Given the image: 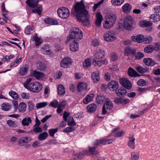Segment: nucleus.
Returning a JSON list of instances; mask_svg holds the SVG:
<instances>
[{"instance_id": "nucleus-1", "label": "nucleus", "mask_w": 160, "mask_h": 160, "mask_svg": "<svg viewBox=\"0 0 160 160\" xmlns=\"http://www.w3.org/2000/svg\"><path fill=\"white\" fill-rule=\"evenodd\" d=\"M32 80L31 78H27L23 84L24 87L33 92H39L42 89V85L38 82L30 83Z\"/></svg>"}, {"instance_id": "nucleus-2", "label": "nucleus", "mask_w": 160, "mask_h": 160, "mask_svg": "<svg viewBox=\"0 0 160 160\" xmlns=\"http://www.w3.org/2000/svg\"><path fill=\"white\" fill-rule=\"evenodd\" d=\"M86 8L83 1L82 0H81V22L85 26H89L90 16Z\"/></svg>"}, {"instance_id": "nucleus-3", "label": "nucleus", "mask_w": 160, "mask_h": 160, "mask_svg": "<svg viewBox=\"0 0 160 160\" xmlns=\"http://www.w3.org/2000/svg\"><path fill=\"white\" fill-rule=\"evenodd\" d=\"M38 1L37 0H27L26 3L31 8H32V12L34 13H37L38 15L41 14L42 8L41 6H38Z\"/></svg>"}, {"instance_id": "nucleus-4", "label": "nucleus", "mask_w": 160, "mask_h": 160, "mask_svg": "<svg viewBox=\"0 0 160 160\" xmlns=\"http://www.w3.org/2000/svg\"><path fill=\"white\" fill-rule=\"evenodd\" d=\"M71 14L76 17L78 21L80 22V2H77L73 5Z\"/></svg>"}, {"instance_id": "nucleus-5", "label": "nucleus", "mask_w": 160, "mask_h": 160, "mask_svg": "<svg viewBox=\"0 0 160 160\" xmlns=\"http://www.w3.org/2000/svg\"><path fill=\"white\" fill-rule=\"evenodd\" d=\"M57 12L59 17L62 19L68 18L70 15L69 10L64 7H62L58 8Z\"/></svg>"}, {"instance_id": "nucleus-6", "label": "nucleus", "mask_w": 160, "mask_h": 160, "mask_svg": "<svg viewBox=\"0 0 160 160\" xmlns=\"http://www.w3.org/2000/svg\"><path fill=\"white\" fill-rule=\"evenodd\" d=\"M79 28L77 27L72 28L70 31L69 36L67 37V40L69 41L71 40L75 39L78 37V39H80V36H79Z\"/></svg>"}, {"instance_id": "nucleus-7", "label": "nucleus", "mask_w": 160, "mask_h": 160, "mask_svg": "<svg viewBox=\"0 0 160 160\" xmlns=\"http://www.w3.org/2000/svg\"><path fill=\"white\" fill-rule=\"evenodd\" d=\"M135 24V22L133 20L132 17L130 16L127 17L124 19V27L127 30H132L133 28V26Z\"/></svg>"}, {"instance_id": "nucleus-8", "label": "nucleus", "mask_w": 160, "mask_h": 160, "mask_svg": "<svg viewBox=\"0 0 160 160\" xmlns=\"http://www.w3.org/2000/svg\"><path fill=\"white\" fill-rule=\"evenodd\" d=\"M113 141V139H96L93 142V147L96 148L100 144L105 145L112 143Z\"/></svg>"}, {"instance_id": "nucleus-9", "label": "nucleus", "mask_w": 160, "mask_h": 160, "mask_svg": "<svg viewBox=\"0 0 160 160\" xmlns=\"http://www.w3.org/2000/svg\"><path fill=\"white\" fill-rule=\"evenodd\" d=\"M119 82L123 87L127 89H130L132 87L131 82L127 78H120L119 79Z\"/></svg>"}, {"instance_id": "nucleus-10", "label": "nucleus", "mask_w": 160, "mask_h": 160, "mask_svg": "<svg viewBox=\"0 0 160 160\" xmlns=\"http://www.w3.org/2000/svg\"><path fill=\"white\" fill-rule=\"evenodd\" d=\"M79 39L74 40L69 45L70 50L72 52H76L78 50L79 47Z\"/></svg>"}, {"instance_id": "nucleus-11", "label": "nucleus", "mask_w": 160, "mask_h": 160, "mask_svg": "<svg viewBox=\"0 0 160 160\" xmlns=\"http://www.w3.org/2000/svg\"><path fill=\"white\" fill-rule=\"evenodd\" d=\"M114 33V32L112 31L105 33L104 35L105 40L108 42H110L115 40L117 38L113 36Z\"/></svg>"}, {"instance_id": "nucleus-12", "label": "nucleus", "mask_w": 160, "mask_h": 160, "mask_svg": "<svg viewBox=\"0 0 160 160\" xmlns=\"http://www.w3.org/2000/svg\"><path fill=\"white\" fill-rule=\"evenodd\" d=\"M118 82L113 80L109 82L107 86L108 88L111 91L116 90L119 87Z\"/></svg>"}, {"instance_id": "nucleus-13", "label": "nucleus", "mask_w": 160, "mask_h": 160, "mask_svg": "<svg viewBox=\"0 0 160 160\" xmlns=\"http://www.w3.org/2000/svg\"><path fill=\"white\" fill-rule=\"evenodd\" d=\"M127 74L130 77L132 78L139 77L141 76V75L132 67H129L128 69Z\"/></svg>"}, {"instance_id": "nucleus-14", "label": "nucleus", "mask_w": 160, "mask_h": 160, "mask_svg": "<svg viewBox=\"0 0 160 160\" xmlns=\"http://www.w3.org/2000/svg\"><path fill=\"white\" fill-rule=\"evenodd\" d=\"M129 102V100L128 99L125 98L123 99L122 98H117L114 100V102L118 105L119 104L125 105L128 103Z\"/></svg>"}, {"instance_id": "nucleus-15", "label": "nucleus", "mask_w": 160, "mask_h": 160, "mask_svg": "<svg viewBox=\"0 0 160 160\" xmlns=\"http://www.w3.org/2000/svg\"><path fill=\"white\" fill-rule=\"evenodd\" d=\"M72 63L71 59L68 58H64L61 62V66L63 68H67Z\"/></svg>"}, {"instance_id": "nucleus-16", "label": "nucleus", "mask_w": 160, "mask_h": 160, "mask_svg": "<svg viewBox=\"0 0 160 160\" xmlns=\"http://www.w3.org/2000/svg\"><path fill=\"white\" fill-rule=\"evenodd\" d=\"M136 52V51L135 49H132L129 46L126 47L124 49L125 54L127 56L130 55L135 56Z\"/></svg>"}, {"instance_id": "nucleus-17", "label": "nucleus", "mask_w": 160, "mask_h": 160, "mask_svg": "<svg viewBox=\"0 0 160 160\" xmlns=\"http://www.w3.org/2000/svg\"><path fill=\"white\" fill-rule=\"evenodd\" d=\"M115 92L118 96L122 97L126 95L127 91L124 88L121 87L120 88L116 91Z\"/></svg>"}, {"instance_id": "nucleus-18", "label": "nucleus", "mask_w": 160, "mask_h": 160, "mask_svg": "<svg viewBox=\"0 0 160 160\" xmlns=\"http://www.w3.org/2000/svg\"><path fill=\"white\" fill-rule=\"evenodd\" d=\"M132 41L138 43H141L144 41V36L142 34H138L136 36H133L132 37Z\"/></svg>"}, {"instance_id": "nucleus-19", "label": "nucleus", "mask_w": 160, "mask_h": 160, "mask_svg": "<svg viewBox=\"0 0 160 160\" xmlns=\"http://www.w3.org/2000/svg\"><path fill=\"white\" fill-rule=\"evenodd\" d=\"M92 78L94 83H97L100 80L99 72H94L91 74Z\"/></svg>"}, {"instance_id": "nucleus-20", "label": "nucleus", "mask_w": 160, "mask_h": 160, "mask_svg": "<svg viewBox=\"0 0 160 160\" xmlns=\"http://www.w3.org/2000/svg\"><path fill=\"white\" fill-rule=\"evenodd\" d=\"M143 62L146 65L148 66H154L156 63L154 60L150 58L144 59Z\"/></svg>"}, {"instance_id": "nucleus-21", "label": "nucleus", "mask_w": 160, "mask_h": 160, "mask_svg": "<svg viewBox=\"0 0 160 160\" xmlns=\"http://www.w3.org/2000/svg\"><path fill=\"white\" fill-rule=\"evenodd\" d=\"M33 76L37 80H39L44 77L45 74L43 72H38L34 70L32 73Z\"/></svg>"}, {"instance_id": "nucleus-22", "label": "nucleus", "mask_w": 160, "mask_h": 160, "mask_svg": "<svg viewBox=\"0 0 160 160\" xmlns=\"http://www.w3.org/2000/svg\"><path fill=\"white\" fill-rule=\"evenodd\" d=\"M97 108V106L96 104L94 103L90 104L87 107V111L90 113H92L96 111Z\"/></svg>"}, {"instance_id": "nucleus-23", "label": "nucleus", "mask_w": 160, "mask_h": 160, "mask_svg": "<svg viewBox=\"0 0 160 160\" xmlns=\"http://www.w3.org/2000/svg\"><path fill=\"white\" fill-rule=\"evenodd\" d=\"M105 54L104 50L98 49L95 54V57L96 59H100L102 58Z\"/></svg>"}, {"instance_id": "nucleus-24", "label": "nucleus", "mask_w": 160, "mask_h": 160, "mask_svg": "<svg viewBox=\"0 0 160 160\" xmlns=\"http://www.w3.org/2000/svg\"><path fill=\"white\" fill-rule=\"evenodd\" d=\"M44 21L45 23L48 24L55 25L58 24V22L57 20L49 18H45L44 19Z\"/></svg>"}, {"instance_id": "nucleus-25", "label": "nucleus", "mask_w": 160, "mask_h": 160, "mask_svg": "<svg viewBox=\"0 0 160 160\" xmlns=\"http://www.w3.org/2000/svg\"><path fill=\"white\" fill-rule=\"evenodd\" d=\"M97 18L95 21V24L97 26L99 27L101 24L102 20V15L99 12H98L96 14Z\"/></svg>"}, {"instance_id": "nucleus-26", "label": "nucleus", "mask_w": 160, "mask_h": 160, "mask_svg": "<svg viewBox=\"0 0 160 160\" xmlns=\"http://www.w3.org/2000/svg\"><path fill=\"white\" fill-rule=\"evenodd\" d=\"M94 95L93 94H90L88 95L83 99V102L85 104H88L93 101Z\"/></svg>"}, {"instance_id": "nucleus-27", "label": "nucleus", "mask_w": 160, "mask_h": 160, "mask_svg": "<svg viewBox=\"0 0 160 160\" xmlns=\"http://www.w3.org/2000/svg\"><path fill=\"white\" fill-rule=\"evenodd\" d=\"M116 16L114 14H111L105 17L106 19L108 20L111 23V25H113L115 23L116 20Z\"/></svg>"}, {"instance_id": "nucleus-28", "label": "nucleus", "mask_w": 160, "mask_h": 160, "mask_svg": "<svg viewBox=\"0 0 160 160\" xmlns=\"http://www.w3.org/2000/svg\"><path fill=\"white\" fill-rule=\"evenodd\" d=\"M135 68L137 71L141 73H144L148 72L149 70V69L148 68L143 67L140 65H138L135 67Z\"/></svg>"}, {"instance_id": "nucleus-29", "label": "nucleus", "mask_w": 160, "mask_h": 160, "mask_svg": "<svg viewBox=\"0 0 160 160\" xmlns=\"http://www.w3.org/2000/svg\"><path fill=\"white\" fill-rule=\"evenodd\" d=\"M105 100V102L104 104L106 105L107 109L110 111L113 108V103L108 98H106Z\"/></svg>"}, {"instance_id": "nucleus-30", "label": "nucleus", "mask_w": 160, "mask_h": 160, "mask_svg": "<svg viewBox=\"0 0 160 160\" xmlns=\"http://www.w3.org/2000/svg\"><path fill=\"white\" fill-rule=\"evenodd\" d=\"M37 67L38 69L41 71H45L47 68L46 64L42 62H39L37 63Z\"/></svg>"}, {"instance_id": "nucleus-31", "label": "nucleus", "mask_w": 160, "mask_h": 160, "mask_svg": "<svg viewBox=\"0 0 160 160\" xmlns=\"http://www.w3.org/2000/svg\"><path fill=\"white\" fill-rule=\"evenodd\" d=\"M152 23L150 21L143 20L139 22V26L142 27H147L151 26Z\"/></svg>"}, {"instance_id": "nucleus-32", "label": "nucleus", "mask_w": 160, "mask_h": 160, "mask_svg": "<svg viewBox=\"0 0 160 160\" xmlns=\"http://www.w3.org/2000/svg\"><path fill=\"white\" fill-rule=\"evenodd\" d=\"M123 11L126 13L129 12L132 9V6L129 3H126L122 7Z\"/></svg>"}, {"instance_id": "nucleus-33", "label": "nucleus", "mask_w": 160, "mask_h": 160, "mask_svg": "<svg viewBox=\"0 0 160 160\" xmlns=\"http://www.w3.org/2000/svg\"><path fill=\"white\" fill-rule=\"evenodd\" d=\"M105 99L104 95L103 94L98 95L96 98V100L98 103L102 104L103 103Z\"/></svg>"}, {"instance_id": "nucleus-34", "label": "nucleus", "mask_w": 160, "mask_h": 160, "mask_svg": "<svg viewBox=\"0 0 160 160\" xmlns=\"http://www.w3.org/2000/svg\"><path fill=\"white\" fill-rule=\"evenodd\" d=\"M135 138L133 137H129V141H128V146L131 148L134 149L135 147Z\"/></svg>"}, {"instance_id": "nucleus-35", "label": "nucleus", "mask_w": 160, "mask_h": 160, "mask_svg": "<svg viewBox=\"0 0 160 160\" xmlns=\"http://www.w3.org/2000/svg\"><path fill=\"white\" fill-rule=\"evenodd\" d=\"M150 18L152 19L154 22H159L160 21V15L158 13H155L150 16Z\"/></svg>"}, {"instance_id": "nucleus-36", "label": "nucleus", "mask_w": 160, "mask_h": 160, "mask_svg": "<svg viewBox=\"0 0 160 160\" xmlns=\"http://www.w3.org/2000/svg\"><path fill=\"white\" fill-rule=\"evenodd\" d=\"M11 108V105L7 102H4L2 104L1 109L5 111H9Z\"/></svg>"}, {"instance_id": "nucleus-37", "label": "nucleus", "mask_w": 160, "mask_h": 160, "mask_svg": "<svg viewBox=\"0 0 160 160\" xmlns=\"http://www.w3.org/2000/svg\"><path fill=\"white\" fill-rule=\"evenodd\" d=\"M148 83L143 79H140L137 82V84L140 86H147L148 85Z\"/></svg>"}, {"instance_id": "nucleus-38", "label": "nucleus", "mask_w": 160, "mask_h": 160, "mask_svg": "<svg viewBox=\"0 0 160 160\" xmlns=\"http://www.w3.org/2000/svg\"><path fill=\"white\" fill-rule=\"evenodd\" d=\"M27 105L24 102L20 103L18 106V110L20 112H24L26 109Z\"/></svg>"}, {"instance_id": "nucleus-39", "label": "nucleus", "mask_w": 160, "mask_h": 160, "mask_svg": "<svg viewBox=\"0 0 160 160\" xmlns=\"http://www.w3.org/2000/svg\"><path fill=\"white\" fill-rule=\"evenodd\" d=\"M31 122L32 120L30 117H26L22 120V124L23 126H28Z\"/></svg>"}, {"instance_id": "nucleus-40", "label": "nucleus", "mask_w": 160, "mask_h": 160, "mask_svg": "<svg viewBox=\"0 0 160 160\" xmlns=\"http://www.w3.org/2000/svg\"><path fill=\"white\" fill-rule=\"evenodd\" d=\"M48 134L46 132H44L40 133L38 136V139L40 141H43L48 138Z\"/></svg>"}, {"instance_id": "nucleus-41", "label": "nucleus", "mask_w": 160, "mask_h": 160, "mask_svg": "<svg viewBox=\"0 0 160 160\" xmlns=\"http://www.w3.org/2000/svg\"><path fill=\"white\" fill-rule=\"evenodd\" d=\"M58 92L59 95L60 96L64 95L65 93V91L64 90V87L62 85H59L58 87Z\"/></svg>"}, {"instance_id": "nucleus-42", "label": "nucleus", "mask_w": 160, "mask_h": 160, "mask_svg": "<svg viewBox=\"0 0 160 160\" xmlns=\"http://www.w3.org/2000/svg\"><path fill=\"white\" fill-rule=\"evenodd\" d=\"M153 46L152 45H148L144 48V52L148 53H150L153 51Z\"/></svg>"}, {"instance_id": "nucleus-43", "label": "nucleus", "mask_w": 160, "mask_h": 160, "mask_svg": "<svg viewBox=\"0 0 160 160\" xmlns=\"http://www.w3.org/2000/svg\"><path fill=\"white\" fill-rule=\"evenodd\" d=\"M28 70V68L26 66L22 67L20 69L19 73L20 75H24L27 73Z\"/></svg>"}, {"instance_id": "nucleus-44", "label": "nucleus", "mask_w": 160, "mask_h": 160, "mask_svg": "<svg viewBox=\"0 0 160 160\" xmlns=\"http://www.w3.org/2000/svg\"><path fill=\"white\" fill-rule=\"evenodd\" d=\"M9 95L14 99L16 100L18 98V94L15 91H11L9 92Z\"/></svg>"}, {"instance_id": "nucleus-45", "label": "nucleus", "mask_w": 160, "mask_h": 160, "mask_svg": "<svg viewBox=\"0 0 160 160\" xmlns=\"http://www.w3.org/2000/svg\"><path fill=\"white\" fill-rule=\"evenodd\" d=\"M114 25H111V23L108 20L106 19L104 23H103V26L104 28L106 29L110 28L112 27Z\"/></svg>"}, {"instance_id": "nucleus-46", "label": "nucleus", "mask_w": 160, "mask_h": 160, "mask_svg": "<svg viewBox=\"0 0 160 160\" xmlns=\"http://www.w3.org/2000/svg\"><path fill=\"white\" fill-rule=\"evenodd\" d=\"M33 30L32 26L29 25L27 26L25 28V33L28 35L30 34L32 31Z\"/></svg>"}, {"instance_id": "nucleus-47", "label": "nucleus", "mask_w": 160, "mask_h": 160, "mask_svg": "<svg viewBox=\"0 0 160 160\" xmlns=\"http://www.w3.org/2000/svg\"><path fill=\"white\" fill-rule=\"evenodd\" d=\"M58 129L57 128H52L48 130V133L49 136L51 137H54L55 133L58 131Z\"/></svg>"}, {"instance_id": "nucleus-48", "label": "nucleus", "mask_w": 160, "mask_h": 160, "mask_svg": "<svg viewBox=\"0 0 160 160\" xmlns=\"http://www.w3.org/2000/svg\"><path fill=\"white\" fill-rule=\"evenodd\" d=\"M89 151L93 155H97L98 153V151L96 150V148L93 147H89Z\"/></svg>"}, {"instance_id": "nucleus-49", "label": "nucleus", "mask_w": 160, "mask_h": 160, "mask_svg": "<svg viewBox=\"0 0 160 160\" xmlns=\"http://www.w3.org/2000/svg\"><path fill=\"white\" fill-rule=\"evenodd\" d=\"M43 50V52L45 54H49L51 53L50 49L49 48L48 45H45L42 48Z\"/></svg>"}, {"instance_id": "nucleus-50", "label": "nucleus", "mask_w": 160, "mask_h": 160, "mask_svg": "<svg viewBox=\"0 0 160 160\" xmlns=\"http://www.w3.org/2000/svg\"><path fill=\"white\" fill-rule=\"evenodd\" d=\"M7 123L8 126L11 127L15 128L17 127L16 122L12 120H9L7 121Z\"/></svg>"}, {"instance_id": "nucleus-51", "label": "nucleus", "mask_w": 160, "mask_h": 160, "mask_svg": "<svg viewBox=\"0 0 160 160\" xmlns=\"http://www.w3.org/2000/svg\"><path fill=\"white\" fill-rule=\"evenodd\" d=\"M124 1V0H112L111 2L112 5L117 6L121 5Z\"/></svg>"}, {"instance_id": "nucleus-52", "label": "nucleus", "mask_w": 160, "mask_h": 160, "mask_svg": "<svg viewBox=\"0 0 160 160\" xmlns=\"http://www.w3.org/2000/svg\"><path fill=\"white\" fill-rule=\"evenodd\" d=\"M91 65L90 60L89 59L86 60L83 63V67L84 68H88Z\"/></svg>"}, {"instance_id": "nucleus-53", "label": "nucleus", "mask_w": 160, "mask_h": 160, "mask_svg": "<svg viewBox=\"0 0 160 160\" xmlns=\"http://www.w3.org/2000/svg\"><path fill=\"white\" fill-rule=\"evenodd\" d=\"M58 104L59 102L57 100H54L50 102L49 106L56 108L58 106Z\"/></svg>"}, {"instance_id": "nucleus-54", "label": "nucleus", "mask_w": 160, "mask_h": 160, "mask_svg": "<svg viewBox=\"0 0 160 160\" xmlns=\"http://www.w3.org/2000/svg\"><path fill=\"white\" fill-rule=\"evenodd\" d=\"M67 121L68 122V125L69 126H74L76 125L75 122L73 120V118L72 117H69Z\"/></svg>"}, {"instance_id": "nucleus-55", "label": "nucleus", "mask_w": 160, "mask_h": 160, "mask_svg": "<svg viewBox=\"0 0 160 160\" xmlns=\"http://www.w3.org/2000/svg\"><path fill=\"white\" fill-rule=\"evenodd\" d=\"M135 59L136 60H139L142 58L144 56V54L141 52H137L136 54H135Z\"/></svg>"}, {"instance_id": "nucleus-56", "label": "nucleus", "mask_w": 160, "mask_h": 160, "mask_svg": "<svg viewBox=\"0 0 160 160\" xmlns=\"http://www.w3.org/2000/svg\"><path fill=\"white\" fill-rule=\"evenodd\" d=\"M35 41V44L37 46H38L42 43V40L40 38L38 37L37 36H36L33 37Z\"/></svg>"}, {"instance_id": "nucleus-57", "label": "nucleus", "mask_w": 160, "mask_h": 160, "mask_svg": "<svg viewBox=\"0 0 160 160\" xmlns=\"http://www.w3.org/2000/svg\"><path fill=\"white\" fill-rule=\"evenodd\" d=\"M47 105V102H43L37 103L36 105V107L37 108H39L45 107Z\"/></svg>"}, {"instance_id": "nucleus-58", "label": "nucleus", "mask_w": 160, "mask_h": 160, "mask_svg": "<svg viewBox=\"0 0 160 160\" xmlns=\"http://www.w3.org/2000/svg\"><path fill=\"white\" fill-rule=\"evenodd\" d=\"M100 44V42L98 39H95L92 40L91 44L94 47L98 46Z\"/></svg>"}, {"instance_id": "nucleus-59", "label": "nucleus", "mask_w": 160, "mask_h": 160, "mask_svg": "<svg viewBox=\"0 0 160 160\" xmlns=\"http://www.w3.org/2000/svg\"><path fill=\"white\" fill-rule=\"evenodd\" d=\"M21 97L22 99H29L30 97L29 94L26 92L22 93Z\"/></svg>"}, {"instance_id": "nucleus-60", "label": "nucleus", "mask_w": 160, "mask_h": 160, "mask_svg": "<svg viewBox=\"0 0 160 160\" xmlns=\"http://www.w3.org/2000/svg\"><path fill=\"white\" fill-rule=\"evenodd\" d=\"M88 84L86 83L81 82V91L82 90H86L87 89Z\"/></svg>"}, {"instance_id": "nucleus-61", "label": "nucleus", "mask_w": 160, "mask_h": 160, "mask_svg": "<svg viewBox=\"0 0 160 160\" xmlns=\"http://www.w3.org/2000/svg\"><path fill=\"white\" fill-rule=\"evenodd\" d=\"M37 127L34 128L33 129V131L36 133L41 132H42V129L41 127L37 126Z\"/></svg>"}, {"instance_id": "nucleus-62", "label": "nucleus", "mask_w": 160, "mask_h": 160, "mask_svg": "<svg viewBox=\"0 0 160 160\" xmlns=\"http://www.w3.org/2000/svg\"><path fill=\"white\" fill-rule=\"evenodd\" d=\"M74 129V128L72 127H70L66 128L63 130V132L68 133L72 132Z\"/></svg>"}, {"instance_id": "nucleus-63", "label": "nucleus", "mask_w": 160, "mask_h": 160, "mask_svg": "<svg viewBox=\"0 0 160 160\" xmlns=\"http://www.w3.org/2000/svg\"><path fill=\"white\" fill-rule=\"evenodd\" d=\"M152 41V38L150 36H147L145 37H144V42L145 43H150Z\"/></svg>"}, {"instance_id": "nucleus-64", "label": "nucleus", "mask_w": 160, "mask_h": 160, "mask_svg": "<svg viewBox=\"0 0 160 160\" xmlns=\"http://www.w3.org/2000/svg\"><path fill=\"white\" fill-rule=\"evenodd\" d=\"M139 155L134 153H132L131 156V159L132 160H138L139 159Z\"/></svg>"}]
</instances>
